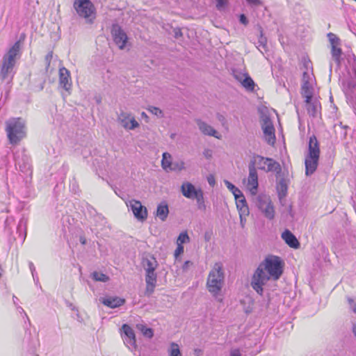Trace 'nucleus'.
<instances>
[{"instance_id": "nucleus-1", "label": "nucleus", "mask_w": 356, "mask_h": 356, "mask_svg": "<svg viewBox=\"0 0 356 356\" xmlns=\"http://www.w3.org/2000/svg\"><path fill=\"white\" fill-rule=\"evenodd\" d=\"M284 262L280 257L275 255H268L261 261L254 271L251 286L259 295L264 292L263 286L272 279L276 281L283 273Z\"/></svg>"}, {"instance_id": "nucleus-2", "label": "nucleus", "mask_w": 356, "mask_h": 356, "mask_svg": "<svg viewBox=\"0 0 356 356\" xmlns=\"http://www.w3.org/2000/svg\"><path fill=\"white\" fill-rule=\"evenodd\" d=\"M348 66L346 67V72L343 73L339 81L342 90L344 92L347 102L350 104L356 113V57L353 55L348 58Z\"/></svg>"}, {"instance_id": "nucleus-3", "label": "nucleus", "mask_w": 356, "mask_h": 356, "mask_svg": "<svg viewBox=\"0 0 356 356\" xmlns=\"http://www.w3.org/2000/svg\"><path fill=\"white\" fill-rule=\"evenodd\" d=\"M258 113L260 118V125L263 130V134H275V128L274 121L276 119L278 124V131L282 133V128L280 123V119L275 110L268 108L265 106H260L258 107Z\"/></svg>"}, {"instance_id": "nucleus-4", "label": "nucleus", "mask_w": 356, "mask_h": 356, "mask_svg": "<svg viewBox=\"0 0 356 356\" xmlns=\"http://www.w3.org/2000/svg\"><path fill=\"white\" fill-rule=\"evenodd\" d=\"M224 273L220 263H216L213 269L209 272L207 281L208 291L216 297L223 286Z\"/></svg>"}, {"instance_id": "nucleus-5", "label": "nucleus", "mask_w": 356, "mask_h": 356, "mask_svg": "<svg viewBox=\"0 0 356 356\" xmlns=\"http://www.w3.org/2000/svg\"><path fill=\"white\" fill-rule=\"evenodd\" d=\"M250 164H253V166L257 167L264 172H273L277 175L281 172L282 168L280 164L271 158L264 157L262 156L256 154L254 155L250 162Z\"/></svg>"}, {"instance_id": "nucleus-6", "label": "nucleus", "mask_w": 356, "mask_h": 356, "mask_svg": "<svg viewBox=\"0 0 356 356\" xmlns=\"http://www.w3.org/2000/svg\"><path fill=\"white\" fill-rule=\"evenodd\" d=\"M74 8L79 17L92 24L95 18V8L90 0H74Z\"/></svg>"}, {"instance_id": "nucleus-7", "label": "nucleus", "mask_w": 356, "mask_h": 356, "mask_svg": "<svg viewBox=\"0 0 356 356\" xmlns=\"http://www.w3.org/2000/svg\"><path fill=\"white\" fill-rule=\"evenodd\" d=\"M254 203L267 219L273 220L275 218V209L268 195L259 194L255 197Z\"/></svg>"}, {"instance_id": "nucleus-8", "label": "nucleus", "mask_w": 356, "mask_h": 356, "mask_svg": "<svg viewBox=\"0 0 356 356\" xmlns=\"http://www.w3.org/2000/svg\"><path fill=\"white\" fill-rule=\"evenodd\" d=\"M6 134H26V121L22 118H11L6 121Z\"/></svg>"}, {"instance_id": "nucleus-9", "label": "nucleus", "mask_w": 356, "mask_h": 356, "mask_svg": "<svg viewBox=\"0 0 356 356\" xmlns=\"http://www.w3.org/2000/svg\"><path fill=\"white\" fill-rule=\"evenodd\" d=\"M111 34L115 44L120 49H124L127 44L128 37L124 30L118 24H113Z\"/></svg>"}, {"instance_id": "nucleus-10", "label": "nucleus", "mask_w": 356, "mask_h": 356, "mask_svg": "<svg viewBox=\"0 0 356 356\" xmlns=\"http://www.w3.org/2000/svg\"><path fill=\"white\" fill-rule=\"evenodd\" d=\"M127 207H130L135 218L139 221H144L147 218V210L145 206H143L141 202L138 200H131L127 204Z\"/></svg>"}, {"instance_id": "nucleus-11", "label": "nucleus", "mask_w": 356, "mask_h": 356, "mask_svg": "<svg viewBox=\"0 0 356 356\" xmlns=\"http://www.w3.org/2000/svg\"><path fill=\"white\" fill-rule=\"evenodd\" d=\"M118 121L126 130H133L139 126L138 122L129 113L122 112L118 115Z\"/></svg>"}, {"instance_id": "nucleus-12", "label": "nucleus", "mask_w": 356, "mask_h": 356, "mask_svg": "<svg viewBox=\"0 0 356 356\" xmlns=\"http://www.w3.org/2000/svg\"><path fill=\"white\" fill-rule=\"evenodd\" d=\"M249 175L248 178L247 188L252 195H256L258 188V175L257 169L253 164L248 165Z\"/></svg>"}, {"instance_id": "nucleus-13", "label": "nucleus", "mask_w": 356, "mask_h": 356, "mask_svg": "<svg viewBox=\"0 0 356 356\" xmlns=\"http://www.w3.org/2000/svg\"><path fill=\"white\" fill-rule=\"evenodd\" d=\"M123 332L122 338L125 345L130 349L134 350L136 348L135 333L133 329L128 325L124 324L122 327Z\"/></svg>"}, {"instance_id": "nucleus-14", "label": "nucleus", "mask_w": 356, "mask_h": 356, "mask_svg": "<svg viewBox=\"0 0 356 356\" xmlns=\"http://www.w3.org/2000/svg\"><path fill=\"white\" fill-rule=\"evenodd\" d=\"M15 62L3 58L0 76L3 80L10 81L14 75Z\"/></svg>"}, {"instance_id": "nucleus-15", "label": "nucleus", "mask_w": 356, "mask_h": 356, "mask_svg": "<svg viewBox=\"0 0 356 356\" xmlns=\"http://www.w3.org/2000/svg\"><path fill=\"white\" fill-rule=\"evenodd\" d=\"M59 83L65 90L69 91L72 87L70 71L63 67L59 70Z\"/></svg>"}, {"instance_id": "nucleus-16", "label": "nucleus", "mask_w": 356, "mask_h": 356, "mask_svg": "<svg viewBox=\"0 0 356 356\" xmlns=\"http://www.w3.org/2000/svg\"><path fill=\"white\" fill-rule=\"evenodd\" d=\"M305 154L311 157L320 156V145L315 135L309 137L308 149Z\"/></svg>"}, {"instance_id": "nucleus-17", "label": "nucleus", "mask_w": 356, "mask_h": 356, "mask_svg": "<svg viewBox=\"0 0 356 356\" xmlns=\"http://www.w3.org/2000/svg\"><path fill=\"white\" fill-rule=\"evenodd\" d=\"M319 156L311 157L306 155L305 158V175L307 176L312 175L316 170L318 163Z\"/></svg>"}, {"instance_id": "nucleus-18", "label": "nucleus", "mask_w": 356, "mask_h": 356, "mask_svg": "<svg viewBox=\"0 0 356 356\" xmlns=\"http://www.w3.org/2000/svg\"><path fill=\"white\" fill-rule=\"evenodd\" d=\"M21 49L22 41L21 40H19L10 48L9 51L4 55L3 58L15 62L16 58H19L21 56Z\"/></svg>"}, {"instance_id": "nucleus-19", "label": "nucleus", "mask_w": 356, "mask_h": 356, "mask_svg": "<svg viewBox=\"0 0 356 356\" xmlns=\"http://www.w3.org/2000/svg\"><path fill=\"white\" fill-rule=\"evenodd\" d=\"M306 108L309 115L317 117L320 114L321 106L319 100L316 97L310 100L305 101Z\"/></svg>"}, {"instance_id": "nucleus-20", "label": "nucleus", "mask_w": 356, "mask_h": 356, "mask_svg": "<svg viewBox=\"0 0 356 356\" xmlns=\"http://www.w3.org/2000/svg\"><path fill=\"white\" fill-rule=\"evenodd\" d=\"M200 190L202 189L196 188L191 183L189 182L184 183L181 186V193L183 195L188 199L194 200V197L197 195Z\"/></svg>"}, {"instance_id": "nucleus-21", "label": "nucleus", "mask_w": 356, "mask_h": 356, "mask_svg": "<svg viewBox=\"0 0 356 356\" xmlns=\"http://www.w3.org/2000/svg\"><path fill=\"white\" fill-rule=\"evenodd\" d=\"M99 301L104 305L111 308L118 307L124 305L125 302L124 299L120 298L119 297L100 298Z\"/></svg>"}, {"instance_id": "nucleus-22", "label": "nucleus", "mask_w": 356, "mask_h": 356, "mask_svg": "<svg viewBox=\"0 0 356 356\" xmlns=\"http://www.w3.org/2000/svg\"><path fill=\"white\" fill-rule=\"evenodd\" d=\"M282 238L285 241V243L293 248H298L300 246V243L298 242L296 237L291 233V231L286 229L282 234Z\"/></svg>"}, {"instance_id": "nucleus-23", "label": "nucleus", "mask_w": 356, "mask_h": 356, "mask_svg": "<svg viewBox=\"0 0 356 356\" xmlns=\"http://www.w3.org/2000/svg\"><path fill=\"white\" fill-rule=\"evenodd\" d=\"M168 213V206L165 202H161L157 206L156 216L161 221H165L167 219Z\"/></svg>"}, {"instance_id": "nucleus-24", "label": "nucleus", "mask_w": 356, "mask_h": 356, "mask_svg": "<svg viewBox=\"0 0 356 356\" xmlns=\"http://www.w3.org/2000/svg\"><path fill=\"white\" fill-rule=\"evenodd\" d=\"M143 265L145 272L155 271L158 266V262L154 257L143 259Z\"/></svg>"}, {"instance_id": "nucleus-25", "label": "nucleus", "mask_w": 356, "mask_h": 356, "mask_svg": "<svg viewBox=\"0 0 356 356\" xmlns=\"http://www.w3.org/2000/svg\"><path fill=\"white\" fill-rule=\"evenodd\" d=\"M277 190L280 198H282L286 196L287 193V184L284 179H281L278 181L277 185Z\"/></svg>"}, {"instance_id": "nucleus-26", "label": "nucleus", "mask_w": 356, "mask_h": 356, "mask_svg": "<svg viewBox=\"0 0 356 356\" xmlns=\"http://www.w3.org/2000/svg\"><path fill=\"white\" fill-rule=\"evenodd\" d=\"M194 199L196 200L197 209L201 211H205L206 204L204 202V193L202 190L199 191V193L195 197H194Z\"/></svg>"}, {"instance_id": "nucleus-27", "label": "nucleus", "mask_w": 356, "mask_h": 356, "mask_svg": "<svg viewBox=\"0 0 356 356\" xmlns=\"http://www.w3.org/2000/svg\"><path fill=\"white\" fill-rule=\"evenodd\" d=\"M241 83L248 91H253L254 89V82L248 74H246Z\"/></svg>"}, {"instance_id": "nucleus-28", "label": "nucleus", "mask_w": 356, "mask_h": 356, "mask_svg": "<svg viewBox=\"0 0 356 356\" xmlns=\"http://www.w3.org/2000/svg\"><path fill=\"white\" fill-rule=\"evenodd\" d=\"M197 124L202 134H217L213 129L200 120H197Z\"/></svg>"}, {"instance_id": "nucleus-29", "label": "nucleus", "mask_w": 356, "mask_h": 356, "mask_svg": "<svg viewBox=\"0 0 356 356\" xmlns=\"http://www.w3.org/2000/svg\"><path fill=\"white\" fill-rule=\"evenodd\" d=\"M136 328L140 331L145 337L149 339L153 337L154 333L152 329L147 327L145 325L138 323L136 325Z\"/></svg>"}, {"instance_id": "nucleus-30", "label": "nucleus", "mask_w": 356, "mask_h": 356, "mask_svg": "<svg viewBox=\"0 0 356 356\" xmlns=\"http://www.w3.org/2000/svg\"><path fill=\"white\" fill-rule=\"evenodd\" d=\"M172 156L168 152H164L163 154V159L161 161V166L162 168L167 172H168V168L170 167V163H172Z\"/></svg>"}, {"instance_id": "nucleus-31", "label": "nucleus", "mask_w": 356, "mask_h": 356, "mask_svg": "<svg viewBox=\"0 0 356 356\" xmlns=\"http://www.w3.org/2000/svg\"><path fill=\"white\" fill-rule=\"evenodd\" d=\"M342 54L341 49L340 46H333L332 47V56L333 60L336 62L337 65L340 63V58Z\"/></svg>"}, {"instance_id": "nucleus-32", "label": "nucleus", "mask_w": 356, "mask_h": 356, "mask_svg": "<svg viewBox=\"0 0 356 356\" xmlns=\"http://www.w3.org/2000/svg\"><path fill=\"white\" fill-rule=\"evenodd\" d=\"M91 277L97 282H106L109 280V277L106 275L97 271H94L91 274Z\"/></svg>"}, {"instance_id": "nucleus-33", "label": "nucleus", "mask_w": 356, "mask_h": 356, "mask_svg": "<svg viewBox=\"0 0 356 356\" xmlns=\"http://www.w3.org/2000/svg\"><path fill=\"white\" fill-rule=\"evenodd\" d=\"M184 168V163L182 161H172L168 168V171H181Z\"/></svg>"}, {"instance_id": "nucleus-34", "label": "nucleus", "mask_w": 356, "mask_h": 356, "mask_svg": "<svg viewBox=\"0 0 356 356\" xmlns=\"http://www.w3.org/2000/svg\"><path fill=\"white\" fill-rule=\"evenodd\" d=\"M224 183L227 188L232 193L234 197L238 195L239 194L242 193V192L234 184H232L230 181L227 180H224Z\"/></svg>"}, {"instance_id": "nucleus-35", "label": "nucleus", "mask_w": 356, "mask_h": 356, "mask_svg": "<svg viewBox=\"0 0 356 356\" xmlns=\"http://www.w3.org/2000/svg\"><path fill=\"white\" fill-rule=\"evenodd\" d=\"M157 275L155 271L145 272V282L149 284H156Z\"/></svg>"}, {"instance_id": "nucleus-36", "label": "nucleus", "mask_w": 356, "mask_h": 356, "mask_svg": "<svg viewBox=\"0 0 356 356\" xmlns=\"http://www.w3.org/2000/svg\"><path fill=\"white\" fill-rule=\"evenodd\" d=\"M334 129L335 134H347L348 129H350V128L346 125H343L342 122H339L334 125Z\"/></svg>"}, {"instance_id": "nucleus-37", "label": "nucleus", "mask_w": 356, "mask_h": 356, "mask_svg": "<svg viewBox=\"0 0 356 356\" xmlns=\"http://www.w3.org/2000/svg\"><path fill=\"white\" fill-rule=\"evenodd\" d=\"M236 200V204L237 209H239L240 207H243L247 204L245 198L243 193L239 194L236 197H235Z\"/></svg>"}, {"instance_id": "nucleus-38", "label": "nucleus", "mask_w": 356, "mask_h": 356, "mask_svg": "<svg viewBox=\"0 0 356 356\" xmlns=\"http://www.w3.org/2000/svg\"><path fill=\"white\" fill-rule=\"evenodd\" d=\"M190 238L186 232H181L177 240V245H182L183 243L189 242Z\"/></svg>"}, {"instance_id": "nucleus-39", "label": "nucleus", "mask_w": 356, "mask_h": 356, "mask_svg": "<svg viewBox=\"0 0 356 356\" xmlns=\"http://www.w3.org/2000/svg\"><path fill=\"white\" fill-rule=\"evenodd\" d=\"M327 37L330 42L331 46H340V39L334 33H330L327 34Z\"/></svg>"}, {"instance_id": "nucleus-40", "label": "nucleus", "mask_w": 356, "mask_h": 356, "mask_svg": "<svg viewBox=\"0 0 356 356\" xmlns=\"http://www.w3.org/2000/svg\"><path fill=\"white\" fill-rule=\"evenodd\" d=\"M9 143L13 145H17L22 139V135H8Z\"/></svg>"}, {"instance_id": "nucleus-41", "label": "nucleus", "mask_w": 356, "mask_h": 356, "mask_svg": "<svg viewBox=\"0 0 356 356\" xmlns=\"http://www.w3.org/2000/svg\"><path fill=\"white\" fill-rule=\"evenodd\" d=\"M302 90V95L305 98V101L310 100L313 98V88L307 89H301Z\"/></svg>"}, {"instance_id": "nucleus-42", "label": "nucleus", "mask_w": 356, "mask_h": 356, "mask_svg": "<svg viewBox=\"0 0 356 356\" xmlns=\"http://www.w3.org/2000/svg\"><path fill=\"white\" fill-rule=\"evenodd\" d=\"M170 356H181V352L179 350V346L175 343H171Z\"/></svg>"}, {"instance_id": "nucleus-43", "label": "nucleus", "mask_w": 356, "mask_h": 356, "mask_svg": "<svg viewBox=\"0 0 356 356\" xmlns=\"http://www.w3.org/2000/svg\"><path fill=\"white\" fill-rule=\"evenodd\" d=\"M264 140L270 145L273 146L276 141L275 135H264Z\"/></svg>"}, {"instance_id": "nucleus-44", "label": "nucleus", "mask_w": 356, "mask_h": 356, "mask_svg": "<svg viewBox=\"0 0 356 356\" xmlns=\"http://www.w3.org/2000/svg\"><path fill=\"white\" fill-rule=\"evenodd\" d=\"M155 286H156V284L146 283V290H145L146 296H150L153 293Z\"/></svg>"}, {"instance_id": "nucleus-45", "label": "nucleus", "mask_w": 356, "mask_h": 356, "mask_svg": "<svg viewBox=\"0 0 356 356\" xmlns=\"http://www.w3.org/2000/svg\"><path fill=\"white\" fill-rule=\"evenodd\" d=\"M247 74H245V73H242V72H240L238 71H236V70H234L233 71V75L234 76V78L238 81H239L240 83L242 82L243 79H244V77L246 76Z\"/></svg>"}, {"instance_id": "nucleus-46", "label": "nucleus", "mask_w": 356, "mask_h": 356, "mask_svg": "<svg viewBox=\"0 0 356 356\" xmlns=\"http://www.w3.org/2000/svg\"><path fill=\"white\" fill-rule=\"evenodd\" d=\"M149 111L150 113H152V114L156 115L157 117H161L163 116V112L162 111L157 108V107H154V106H151L149 108Z\"/></svg>"}, {"instance_id": "nucleus-47", "label": "nucleus", "mask_w": 356, "mask_h": 356, "mask_svg": "<svg viewBox=\"0 0 356 356\" xmlns=\"http://www.w3.org/2000/svg\"><path fill=\"white\" fill-rule=\"evenodd\" d=\"M240 216H247L249 215V208L248 205L238 209Z\"/></svg>"}, {"instance_id": "nucleus-48", "label": "nucleus", "mask_w": 356, "mask_h": 356, "mask_svg": "<svg viewBox=\"0 0 356 356\" xmlns=\"http://www.w3.org/2000/svg\"><path fill=\"white\" fill-rule=\"evenodd\" d=\"M184 246L182 245H177V247L175 251V257L177 258L181 254L184 252Z\"/></svg>"}, {"instance_id": "nucleus-49", "label": "nucleus", "mask_w": 356, "mask_h": 356, "mask_svg": "<svg viewBox=\"0 0 356 356\" xmlns=\"http://www.w3.org/2000/svg\"><path fill=\"white\" fill-rule=\"evenodd\" d=\"M52 57H53V52L52 51H49L45 56V63H46V65H47V69L49 67L50 65V63H51V60L52 59Z\"/></svg>"}, {"instance_id": "nucleus-50", "label": "nucleus", "mask_w": 356, "mask_h": 356, "mask_svg": "<svg viewBox=\"0 0 356 356\" xmlns=\"http://www.w3.org/2000/svg\"><path fill=\"white\" fill-rule=\"evenodd\" d=\"M217 4L216 8L218 10H221L222 8L227 4V0H216Z\"/></svg>"}, {"instance_id": "nucleus-51", "label": "nucleus", "mask_w": 356, "mask_h": 356, "mask_svg": "<svg viewBox=\"0 0 356 356\" xmlns=\"http://www.w3.org/2000/svg\"><path fill=\"white\" fill-rule=\"evenodd\" d=\"M348 303L350 305V309L353 310L354 313L356 314V302L354 301L353 299L348 298Z\"/></svg>"}, {"instance_id": "nucleus-52", "label": "nucleus", "mask_w": 356, "mask_h": 356, "mask_svg": "<svg viewBox=\"0 0 356 356\" xmlns=\"http://www.w3.org/2000/svg\"><path fill=\"white\" fill-rule=\"evenodd\" d=\"M252 6L257 7L261 5L260 0H246Z\"/></svg>"}, {"instance_id": "nucleus-53", "label": "nucleus", "mask_w": 356, "mask_h": 356, "mask_svg": "<svg viewBox=\"0 0 356 356\" xmlns=\"http://www.w3.org/2000/svg\"><path fill=\"white\" fill-rule=\"evenodd\" d=\"M239 22L245 26L248 25V20L244 14L240 15Z\"/></svg>"}, {"instance_id": "nucleus-54", "label": "nucleus", "mask_w": 356, "mask_h": 356, "mask_svg": "<svg viewBox=\"0 0 356 356\" xmlns=\"http://www.w3.org/2000/svg\"><path fill=\"white\" fill-rule=\"evenodd\" d=\"M193 262L191 261H186L182 266L183 271H187L190 266H193Z\"/></svg>"}, {"instance_id": "nucleus-55", "label": "nucleus", "mask_w": 356, "mask_h": 356, "mask_svg": "<svg viewBox=\"0 0 356 356\" xmlns=\"http://www.w3.org/2000/svg\"><path fill=\"white\" fill-rule=\"evenodd\" d=\"M312 78L311 76V75L307 72H305L303 73V75H302V83H305L306 81H309L311 82Z\"/></svg>"}, {"instance_id": "nucleus-56", "label": "nucleus", "mask_w": 356, "mask_h": 356, "mask_svg": "<svg viewBox=\"0 0 356 356\" xmlns=\"http://www.w3.org/2000/svg\"><path fill=\"white\" fill-rule=\"evenodd\" d=\"M313 88L312 84L309 81H306L305 83H302L301 89Z\"/></svg>"}, {"instance_id": "nucleus-57", "label": "nucleus", "mask_w": 356, "mask_h": 356, "mask_svg": "<svg viewBox=\"0 0 356 356\" xmlns=\"http://www.w3.org/2000/svg\"><path fill=\"white\" fill-rule=\"evenodd\" d=\"M207 181H208L209 184L211 186H213L216 184L215 179L213 177V176H212V175H209L207 177Z\"/></svg>"}, {"instance_id": "nucleus-58", "label": "nucleus", "mask_w": 356, "mask_h": 356, "mask_svg": "<svg viewBox=\"0 0 356 356\" xmlns=\"http://www.w3.org/2000/svg\"><path fill=\"white\" fill-rule=\"evenodd\" d=\"M29 268H30V270L32 273V275H33V279L35 280V268L33 265V264L32 262H29Z\"/></svg>"}, {"instance_id": "nucleus-59", "label": "nucleus", "mask_w": 356, "mask_h": 356, "mask_svg": "<svg viewBox=\"0 0 356 356\" xmlns=\"http://www.w3.org/2000/svg\"><path fill=\"white\" fill-rule=\"evenodd\" d=\"M229 356H241V354L238 349H234L231 351Z\"/></svg>"}, {"instance_id": "nucleus-60", "label": "nucleus", "mask_w": 356, "mask_h": 356, "mask_svg": "<svg viewBox=\"0 0 356 356\" xmlns=\"http://www.w3.org/2000/svg\"><path fill=\"white\" fill-rule=\"evenodd\" d=\"M266 39L265 38H263V36L261 35L259 40V45L260 46H262V47L264 49L266 48Z\"/></svg>"}, {"instance_id": "nucleus-61", "label": "nucleus", "mask_w": 356, "mask_h": 356, "mask_svg": "<svg viewBox=\"0 0 356 356\" xmlns=\"http://www.w3.org/2000/svg\"><path fill=\"white\" fill-rule=\"evenodd\" d=\"M79 241L82 245H85L86 243V239L84 236H80Z\"/></svg>"}, {"instance_id": "nucleus-62", "label": "nucleus", "mask_w": 356, "mask_h": 356, "mask_svg": "<svg viewBox=\"0 0 356 356\" xmlns=\"http://www.w3.org/2000/svg\"><path fill=\"white\" fill-rule=\"evenodd\" d=\"M244 216H240V219H241V224L242 225V227L244 226V223H245V219L243 218Z\"/></svg>"}, {"instance_id": "nucleus-63", "label": "nucleus", "mask_w": 356, "mask_h": 356, "mask_svg": "<svg viewBox=\"0 0 356 356\" xmlns=\"http://www.w3.org/2000/svg\"><path fill=\"white\" fill-rule=\"evenodd\" d=\"M141 117H142V118H145V119H146V118H147V114H146L145 112H143V113H141Z\"/></svg>"}, {"instance_id": "nucleus-64", "label": "nucleus", "mask_w": 356, "mask_h": 356, "mask_svg": "<svg viewBox=\"0 0 356 356\" xmlns=\"http://www.w3.org/2000/svg\"><path fill=\"white\" fill-rule=\"evenodd\" d=\"M213 136H215L216 138H217L218 139H221V136L222 135H217V134H215V135H212Z\"/></svg>"}]
</instances>
